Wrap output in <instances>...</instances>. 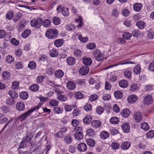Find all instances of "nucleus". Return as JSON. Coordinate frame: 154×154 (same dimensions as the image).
Here are the masks:
<instances>
[{
    "mask_svg": "<svg viewBox=\"0 0 154 154\" xmlns=\"http://www.w3.org/2000/svg\"><path fill=\"white\" fill-rule=\"evenodd\" d=\"M51 21L48 19L44 20L41 18H38L37 20H32L30 22V24L32 26L35 27L36 28H39L41 26V24L44 27H48L51 24Z\"/></svg>",
    "mask_w": 154,
    "mask_h": 154,
    "instance_id": "obj_1",
    "label": "nucleus"
},
{
    "mask_svg": "<svg viewBox=\"0 0 154 154\" xmlns=\"http://www.w3.org/2000/svg\"><path fill=\"white\" fill-rule=\"evenodd\" d=\"M58 31L55 29H50L46 32V36L49 39L55 38L57 35Z\"/></svg>",
    "mask_w": 154,
    "mask_h": 154,
    "instance_id": "obj_2",
    "label": "nucleus"
},
{
    "mask_svg": "<svg viewBox=\"0 0 154 154\" xmlns=\"http://www.w3.org/2000/svg\"><path fill=\"white\" fill-rule=\"evenodd\" d=\"M92 55L95 59L98 61H101L103 60V54L99 49H96L94 50L92 53Z\"/></svg>",
    "mask_w": 154,
    "mask_h": 154,
    "instance_id": "obj_3",
    "label": "nucleus"
},
{
    "mask_svg": "<svg viewBox=\"0 0 154 154\" xmlns=\"http://www.w3.org/2000/svg\"><path fill=\"white\" fill-rule=\"evenodd\" d=\"M142 114L139 112H134L133 118L137 122H140L142 120Z\"/></svg>",
    "mask_w": 154,
    "mask_h": 154,
    "instance_id": "obj_4",
    "label": "nucleus"
},
{
    "mask_svg": "<svg viewBox=\"0 0 154 154\" xmlns=\"http://www.w3.org/2000/svg\"><path fill=\"white\" fill-rule=\"evenodd\" d=\"M153 101L152 96L149 94L146 95L143 98L144 103L147 105L151 104Z\"/></svg>",
    "mask_w": 154,
    "mask_h": 154,
    "instance_id": "obj_5",
    "label": "nucleus"
},
{
    "mask_svg": "<svg viewBox=\"0 0 154 154\" xmlns=\"http://www.w3.org/2000/svg\"><path fill=\"white\" fill-rule=\"evenodd\" d=\"M89 69L87 66L81 67L79 70V73L82 75H85L89 72Z\"/></svg>",
    "mask_w": 154,
    "mask_h": 154,
    "instance_id": "obj_6",
    "label": "nucleus"
},
{
    "mask_svg": "<svg viewBox=\"0 0 154 154\" xmlns=\"http://www.w3.org/2000/svg\"><path fill=\"white\" fill-rule=\"evenodd\" d=\"M121 128L124 132L125 133H128L130 131V125L127 122L123 123L122 125Z\"/></svg>",
    "mask_w": 154,
    "mask_h": 154,
    "instance_id": "obj_7",
    "label": "nucleus"
},
{
    "mask_svg": "<svg viewBox=\"0 0 154 154\" xmlns=\"http://www.w3.org/2000/svg\"><path fill=\"white\" fill-rule=\"evenodd\" d=\"M87 149L86 145L83 143H80L78 145V149L81 152H84Z\"/></svg>",
    "mask_w": 154,
    "mask_h": 154,
    "instance_id": "obj_8",
    "label": "nucleus"
},
{
    "mask_svg": "<svg viewBox=\"0 0 154 154\" xmlns=\"http://www.w3.org/2000/svg\"><path fill=\"white\" fill-rule=\"evenodd\" d=\"M121 114L123 117L127 118L130 115V112L128 109H125L122 110Z\"/></svg>",
    "mask_w": 154,
    "mask_h": 154,
    "instance_id": "obj_9",
    "label": "nucleus"
},
{
    "mask_svg": "<svg viewBox=\"0 0 154 154\" xmlns=\"http://www.w3.org/2000/svg\"><path fill=\"white\" fill-rule=\"evenodd\" d=\"M119 86L122 88H127L128 85V81L125 79H123L120 80L119 82Z\"/></svg>",
    "mask_w": 154,
    "mask_h": 154,
    "instance_id": "obj_10",
    "label": "nucleus"
},
{
    "mask_svg": "<svg viewBox=\"0 0 154 154\" xmlns=\"http://www.w3.org/2000/svg\"><path fill=\"white\" fill-rule=\"evenodd\" d=\"M131 146V143L128 141L123 142L121 145V148L122 150H126L129 149Z\"/></svg>",
    "mask_w": 154,
    "mask_h": 154,
    "instance_id": "obj_11",
    "label": "nucleus"
},
{
    "mask_svg": "<svg viewBox=\"0 0 154 154\" xmlns=\"http://www.w3.org/2000/svg\"><path fill=\"white\" fill-rule=\"evenodd\" d=\"M143 5L140 3H136L133 5L134 10L136 12L140 11L142 8Z\"/></svg>",
    "mask_w": 154,
    "mask_h": 154,
    "instance_id": "obj_12",
    "label": "nucleus"
},
{
    "mask_svg": "<svg viewBox=\"0 0 154 154\" xmlns=\"http://www.w3.org/2000/svg\"><path fill=\"white\" fill-rule=\"evenodd\" d=\"M76 86V84L72 82L69 81L66 83L67 88L69 90H74Z\"/></svg>",
    "mask_w": 154,
    "mask_h": 154,
    "instance_id": "obj_13",
    "label": "nucleus"
},
{
    "mask_svg": "<svg viewBox=\"0 0 154 154\" xmlns=\"http://www.w3.org/2000/svg\"><path fill=\"white\" fill-rule=\"evenodd\" d=\"M137 97L134 95H132L128 97V102L130 103H134L137 100Z\"/></svg>",
    "mask_w": 154,
    "mask_h": 154,
    "instance_id": "obj_14",
    "label": "nucleus"
},
{
    "mask_svg": "<svg viewBox=\"0 0 154 154\" xmlns=\"http://www.w3.org/2000/svg\"><path fill=\"white\" fill-rule=\"evenodd\" d=\"M31 114V112L28 110L26 113L21 115L19 117V119L20 121L22 122L24 119H25L27 116H30Z\"/></svg>",
    "mask_w": 154,
    "mask_h": 154,
    "instance_id": "obj_15",
    "label": "nucleus"
},
{
    "mask_svg": "<svg viewBox=\"0 0 154 154\" xmlns=\"http://www.w3.org/2000/svg\"><path fill=\"white\" fill-rule=\"evenodd\" d=\"M91 125L94 128H97L100 127L101 125V122L99 120H94L91 123Z\"/></svg>",
    "mask_w": 154,
    "mask_h": 154,
    "instance_id": "obj_16",
    "label": "nucleus"
},
{
    "mask_svg": "<svg viewBox=\"0 0 154 154\" xmlns=\"http://www.w3.org/2000/svg\"><path fill=\"white\" fill-rule=\"evenodd\" d=\"M66 62L69 65H73L75 62V59L72 57H69L67 58Z\"/></svg>",
    "mask_w": 154,
    "mask_h": 154,
    "instance_id": "obj_17",
    "label": "nucleus"
},
{
    "mask_svg": "<svg viewBox=\"0 0 154 154\" xmlns=\"http://www.w3.org/2000/svg\"><path fill=\"white\" fill-rule=\"evenodd\" d=\"M16 109L19 111H23L25 109V105L22 102H18L16 105Z\"/></svg>",
    "mask_w": 154,
    "mask_h": 154,
    "instance_id": "obj_18",
    "label": "nucleus"
},
{
    "mask_svg": "<svg viewBox=\"0 0 154 154\" xmlns=\"http://www.w3.org/2000/svg\"><path fill=\"white\" fill-rule=\"evenodd\" d=\"M83 62L85 65L88 66L91 64L92 63V60L90 58H85L83 60Z\"/></svg>",
    "mask_w": 154,
    "mask_h": 154,
    "instance_id": "obj_19",
    "label": "nucleus"
},
{
    "mask_svg": "<svg viewBox=\"0 0 154 154\" xmlns=\"http://www.w3.org/2000/svg\"><path fill=\"white\" fill-rule=\"evenodd\" d=\"M63 72L61 70L59 69L55 72V76L57 78H60L63 76Z\"/></svg>",
    "mask_w": 154,
    "mask_h": 154,
    "instance_id": "obj_20",
    "label": "nucleus"
},
{
    "mask_svg": "<svg viewBox=\"0 0 154 154\" xmlns=\"http://www.w3.org/2000/svg\"><path fill=\"white\" fill-rule=\"evenodd\" d=\"M136 25L139 29H143L144 28L146 25L144 22L140 21L136 23Z\"/></svg>",
    "mask_w": 154,
    "mask_h": 154,
    "instance_id": "obj_21",
    "label": "nucleus"
},
{
    "mask_svg": "<svg viewBox=\"0 0 154 154\" xmlns=\"http://www.w3.org/2000/svg\"><path fill=\"white\" fill-rule=\"evenodd\" d=\"M100 136L102 139H105L109 137V134L106 131H103L100 133Z\"/></svg>",
    "mask_w": 154,
    "mask_h": 154,
    "instance_id": "obj_22",
    "label": "nucleus"
},
{
    "mask_svg": "<svg viewBox=\"0 0 154 154\" xmlns=\"http://www.w3.org/2000/svg\"><path fill=\"white\" fill-rule=\"evenodd\" d=\"M2 75L4 80L9 79L11 77L10 73L7 71H4L2 73Z\"/></svg>",
    "mask_w": 154,
    "mask_h": 154,
    "instance_id": "obj_23",
    "label": "nucleus"
},
{
    "mask_svg": "<svg viewBox=\"0 0 154 154\" xmlns=\"http://www.w3.org/2000/svg\"><path fill=\"white\" fill-rule=\"evenodd\" d=\"M124 75L126 79H130L131 78L132 72L129 70H126L124 72Z\"/></svg>",
    "mask_w": 154,
    "mask_h": 154,
    "instance_id": "obj_24",
    "label": "nucleus"
},
{
    "mask_svg": "<svg viewBox=\"0 0 154 154\" xmlns=\"http://www.w3.org/2000/svg\"><path fill=\"white\" fill-rule=\"evenodd\" d=\"M92 120V118L90 115L87 116L83 119L84 123L86 124H88L90 123Z\"/></svg>",
    "mask_w": 154,
    "mask_h": 154,
    "instance_id": "obj_25",
    "label": "nucleus"
},
{
    "mask_svg": "<svg viewBox=\"0 0 154 154\" xmlns=\"http://www.w3.org/2000/svg\"><path fill=\"white\" fill-rule=\"evenodd\" d=\"M50 56L53 57H56L58 55V51L56 49H54L49 51Z\"/></svg>",
    "mask_w": 154,
    "mask_h": 154,
    "instance_id": "obj_26",
    "label": "nucleus"
},
{
    "mask_svg": "<svg viewBox=\"0 0 154 154\" xmlns=\"http://www.w3.org/2000/svg\"><path fill=\"white\" fill-rule=\"evenodd\" d=\"M19 96L22 99L26 100L28 97V93L25 91H23L20 93Z\"/></svg>",
    "mask_w": 154,
    "mask_h": 154,
    "instance_id": "obj_27",
    "label": "nucleus"
},
{
    "mask_svg": "<svg viewBox=\"0 0 154 154\" xmlns=\"http://www.w3.org/2000/svg\"><path fill=\"white\" fill-rule=\"evenodd\" d=\"M114 95L117 99L121 98L122 97V92L119 91H116L114 92Z\"/></svg>",
    "mask_w": 154,
    "mask_h": 154,
    "instance_id": "obj_28",
    "label": "nucleus"
},
{
    "mask_svg": "<svg viewBox=\"0 0 154 154\" xmlns=\"http://www.w3.org/2000/svg\"><path fill=\"white\" fill-rule=\"evenodd\" d=\"M86 142L88 146L91 147L94 146L95 144L94 140L92 139H87Z\"/></svg>",
    "mask_w": 154,
    "mask_h": 154,
    "instance_id": "obj_29",
    "label": "nucleus"
},
{
    "mask_svg": "<svg viewBox=\"0 0 154 154\" xmlns=\"http://www.w3.org/2000/svg\"><path fill=\"white\" fill-rule=\"evenodd\" d=\"M39 88V86L36 84H34L30 85L29 87V89L33 91H38Z\"/></svg>",
    "mask_w": 154,
    "mask_h": 154,
    "instance_id": "obj_30",
    "label": "nucleus"
},
{
    "mask_svg": "<svg viewBox=\"0 0 154 154\" xmlns=\"http://www.w3.org/2000/svg\"><path fill=\"white\" fill-rule=\"evenodd\" d=\"M110 122L113 124H117L119 122V119L118 118L114 116L112 117L110 119Z\"/></svg>",
    "mask_w": 154,
    "mask_h": 154,
    "instance_id": "obj_31",
    "label": "nucleus"
},
{
    "mask_svg": "<svg viewBox=\"0 0 154 154\" xmlns=\"http://www.w3.org/2000/svg\"><path fill=\"white\" fill-rule=\"evenodd\" d=\"M8 94L13 98H15L18 97V94L16 92L12 90L9 91Z\"/></svg>",
    "mask_w": 154,
    "mask_h": 154,
    "instance_id": "obj_32",
    "label": "nucleus"
},
{
    "mask_svg": "<svg viewBox=\"0 0 154 154\" xmlns=\"http://www.w3.org/2000/svg\"><path fill=\"white\" fill-rule=\"evenodd\" d=\"M119 11L116 8L113 9L111 12V14L113 17H117L119 15Z\"/></svg>",
    "mask_w": 154,
    "mask_h": 154,
    "instance_id": "obj_33",
    "label": "nucleus"
},
{
    "mask_svg": "<svg viewBox=\"0 0 154 154\" xmlns=\"http://www.w3.org/2000/svg\"><path fill=\"white\" fill-rule=\"evenodd\" d=\"M32 137L31 134H27L26 137H23V141L25 142V143H28L30 142Z\"/></svg>",
    "mask_w": 154,
    "mask_h": 154,
    "instance_id": "obj_34",
    "label": "nucleus"
},
{
    "mask_svg": "<svg viewBox=\"0 0 154 154\" xmlns=\"http://www.w3.org/2000/svg\"><path fill=\"white\" fill-rule=\"evenodd\" d=\"M55 46L57 47L61 46L63 44V41L62 39L56 40L54 42Z\"/></svg>",
    "mask_w": 154,
    "mask_h": 154,
    "instance_id": "obj_35",
    "label": "nucleus"
},
{
    "mask_svg": "<svg viewBox=\"0 0 154 154\" xmlns=\"http://www.w3.org/2000/svg\"><path fill=\"white\" fill-rule=\"evenodd\" d=\"M135 63L133 62L132 61H124L122 62L121 63H119L117 64H114L113 65H112L110 66V67H112L114 66H116L117 65H124V64H134Z\"/></svg>",
    "mask_w": 154,
    "mask_h": 154,
    "instance_id": "obj_36",
    "label": "nucleus"
},
{
    "mask_svg": "<svg viewBox=\"0 0 154 154\" xmlns=\"http://www.w3.org/2000/svg\"><path fill=\"white\" fill-rule=\"evenodd\" d=\"M141 126L142 129L144 131L148 130L149 129V125L147 123L145 122L142 123Z\"/></svg>",
    "mask_w": 154,
    "mask_h": 154,
    "instance_id": "obj_37",
    "label": "nucleus"
},
{
    "mask_svg": "<svg viewBox=\"0 0 154 154\" xmlns=\"http://www.w3.org/2000/svg\"><path fill=\"white\" fill-rule=\"evenodd\" d=\"M28 66L30 69H34L36 67V63L33 61H30L28 65Z\"/></svg>",
    "mask_w": 154,
    "mask_h": 154,
    "instance_id": "obj_38",
    "label": "nucleus"
},
{
    "mask_svg": "<svg viewBox=\"0 0 154 154\" xmlns=\"http://www.w3.org/2000/svg\"><path fill=\"white\" fill-rule=\"evenodd\" d=\"M86 47L87 48L93 50L95 49L96 47V44L94 43H88Z\"/></svg>",
    "mask_w": 154,
    "mask_h": 154,
    "instance_id": "obj_39",
    "label": "nucleus"
},
{
    "mask_svg": "<svg viewBox=\"0 0 154 154\" xmlns=\"http://www.w3.org/2000/svg\"><path fill=\"white\" fill-rule=\"evenodd\" d=\"M63 109L59 107H55L53 108L54 112L57 114H61L62 112Z\"/></svg>",
    "mask_w": 154,
    "mask_h": 154,
    "instance_id": "obj_40",
    "label": "nucleus"
},
{
    "mask_svg": "<svg viewBox=\"0 0 154 154\" xmlns=\"http://www.w3.org/2000/svg\"><path fill=\"white\" fill-rule=\"evenodd\" d=\"M13 15V12L11 10L9 11L6 14V18L8 20L11 19L12 18Z\"/></svg>",
    "mask_w": 154,
    "mask_h": 154,
    "instance_id": "obj_41",
    "label": "nucleus"
},
{
    "mask_svg": "<svg viewBox=\"0 0 154 154\" xmlns=\"http://www.w3.org/2000/svg\"><path fill=\"white\" fill-rule=\"evenodd\" d=\"M30 32V29H27L23 32L22 36L23 38H26L29 35Z\"/></svg>",
    "mask_w": 154,
    "mask_h": 154,
    "instance_id": "obj_42",
    "label": "nucleus"
},
{
    "mask_svg": "<svg viewBox=\"0 0 154 154\" xmlns=\"http://www.w3.org/2000/svg\"><path fill=\"white\" fill-rule=\"evenodd\" d=\"M52 22L55 25H58L60 23V20L58 17H55L52 18Z\"/></svg>",
    "mask_w": 154,
    "mask_h": 154,
    "instance_id": "obj_43",
    "label": "nucleus"
},
{
    "mask_svg": "<svg viewBox=\"0 0 154 154\" xmlns=\"http://www.w3.org/2000/svg\"><path fill=\"white\" fill-rule=\"evenodd\" d=\"M73 107L74 108H75V107H76V106L75 105H65L64 106L65 109L67 111H71L73 108Z\"/></svg>",
    "mask_w": 154,
    "mask_h": 154,
    "instance_id": "obj_44",
    "label": "nucleus"
},
{
    "mask_svg": "<svg viewBox=\"0 0 154 154\" xmlns=\"http://www.w3.org/2000/svg\"><path fill=\"white\" fill-rule=\"evenodd\" d=\"M139 87L137 84L133 83L131 84L130 86V90L131 91H134L138 89Z\"/></svg>",
    "mask_w": 154,
    "mask_h": 154,
    "instance_id": "obj_45",
    "label": "nucleus"
},
{
    "mask_svg": "<svg viewBox=\"0 0 154 154\" xmlns=\"http://www.w3.org/2000/svg\"><path fill=\"white\" fill-rule=\"evenodd\" d=\"M1 110L4 113H6L10 112V109L6 106H4L0 108Z\"/></svg>",
    "mask_w": 154,
    "mask_h": 154,
    "instance_id": "obj_46",
    "label": "nucleus"
},
{
    "mask_svg": "<svg viewBox=\"0 0 154 154\" xmlns=\"http://www.w3.org/2000/svg\"><path fill=\"white\" fill-rule=\"evenodd\" d=\"M141 69L140 66L137 65L135 66L134 69V72L136 74H139L141 72Z\"/></svg>",
    "mask_w": 154,
    "mask_h": 154,
    "instance_id": "obj_47",
    "label": "nucleus"
},
{
    "mask_svg": "<svg viewBox=\"0 0 154 154\" xmlns=\"http://www.w3.org/2000/svg\"><path fill=\"white\" fill-rule=\"evenodd\" d=\"M14 61V59L12 56L9 55L6 57V61L8 63H11Z\"/></svg>",
    "mask_w": 154,
    "mask_h": 154,
    "instance_id": "obj_48",
    "label": "nucleus"
},
{
    "mask_svg": "<svg viewBox=\"0 0 154 154\" xmlns=\"http://www.w3.org/2000/svg\"><path fill=\"white\" fill-rule=\"evenodd\" d=\"M78 38L81 42L83 43L87 42L88 40V37H83L82 35H79Z\"/></svg>",
    "mask_w": 154,
    "mask_h": 154,
    "instance_id": "obj_49",
    "label": "nucleus"
},
{
    "mask_svg": "<svg viewBox=\"0 0 154 154\" xmlns=\"http://www.w3.org/2000/svg\"><path fill=\"white\" fill-rule=\"evenodd\" d=\"M146 137L150 139L154 137V130H151L146 134Z\"/></svg>",
    "mask_w": 154,
    "mask_h": 154,
    "instance_id": "obj_50",
    "label": "nucleus"
},
{
    "mask_svg": "<svg viewBox=\"0 0 154 154\" xmlns=\"http://www.w3.org/2000/svg\"><path fill=\"white\" fill-rule=\"evenodd\" d=\"M147 36L149 38L152 39L154 37V33L152 30H149L147 32Z\"/></svg>",
    "mask_w": 154,
    "mask_h": 154,
    "instance_id": "obj_51",
    "label": "nucleus"
},
{
    "mask_svg": "<svg viewBox=\"0 0 154 154\" xmlns=\"http://www.w3.org/2000/svg\"><path fill=\"white\" fill-rule=\"evenodd\" d=\"M87 135L89 136H91L94 134V131L93 129L89 128L86 131Z\"/></svg>",
    "mask_w": 154,
    "mask_h": 154,
    "instance_id": "obj_52",
    "label": "nucleus"
},
{
    "mask_svg": "<svg viewBox=\"0 0 154 154\" xmlns=\"http://www.w3.org/2000/svg\"><path fill=\"white\" fill-rule=\"evenodd\" d=\"M120 146L119 144L116 142H114L112 143L111 146L114 150H116L119 148Z\"/></svg>",
    "mask_w": 154,
    "mask_h": 154,
    "instance_id": "obj_53",
    "label": "nucleus"
},
{
    "mask_svg": "<svg viewBox=\"0 0 154 154\" xmlns=\"http://www.w3.org/2000/svg\"><path fill=\"white\" fill-rule=\"evenodd\" d=\"M6 104L8 105H14L15 104V100L9 98L6 100Z\"/></svg>",
    "mask_w": 154,
    "mask_h": 154,
    "instance_id": "obj_54",
    "label": "nucleus"
},
{
    "mask_svg": "<svg viewBox=\"0 0 154 154\" xmlns=\"http://www.w3.org/2000/svg\"><path fill=\"white\" fill-rule=\"evenodd\" d=\"M64 142L67 144L71 143L72 141L71 137L70 136H66L64 139Z\"/></svg>",
    "mask_w": 154,
    "mask_h": 154,
    "instance_id": "obj_55",
    "label": "nucleus"
},
{
    "mask_svg": "<svg viewBox=\"0 0 154 154\" xmlns=\"http://www.w3.org/2000/svg\"><path fill=\"white\" fill-rule=\"evenodd\" d=\"M104 110L103 108L100 106H98L96 108V112L98 114L100 115L103 112Z\"/></svg>",
    "mask_w": 154,
    "mask_h": 154,
    "instance_id": "obj_56",
    "label": "nucleus"
},
{
    "mask_svg": "<svg viewBox=\"0 0 154 154\" xmlns=\"http://www.w3.org/2000/svg\"><path fill=\"white\" fill-rule=\"evenodd\" d=\"M62 13L63 15L65 16H67L69 15V12L68 11V9L65 8L62 9Z\"/></svg>",
    "mask_w": 154,
    "mask_h": 154,
    "instance_id": "obj_57",
    "label": "nucleus"
},
{
    "mask_svg": "<svg viewBox=\"0 0 154 154\" xmlns=\"http://www.w3.org/2000/svg\"><path fill=\"white\" fill-rule=\"evenodd\" d=\"M57 99L58 100L61 101H65L67 100V98L66 96L63 95H60L57 97Z\"/></svg>",
    "mask_w": 154,
    "mask_h": 154,
    "instance_id": "obj_58",
    "label": "nucleus"
},
{
    "mask_svg": "<svg viewBox=\"0 0 154 154\" xmlns=\"http://www.w3.org/2000/svg\"><path fill=\"white\" fill-rule=\"evenodd\" d=\"M78 23H79L78 25V27H82L83 24V20L82 17L80 16L79 17L78 19Z\"/></svg>",
    "mask_w": 154,
    "mask_h": 154,
    "instance_id": "obj_59",
    "label": "nucleus"
},
{
    "mask_svg": "<svg viewBox=\"0 0 154 154\" xmlns=\"http://www.w3.org/2000/svg\"><path fill=\"white\" fill-rule=\"evenodd\" d=\"M75 29V26L73 24H70L66 26V29L68 31H72Z\"/></svg>",
    "mask_w": 154,
    "mask_h": 154,
    "instance_id": "obj_60",
    "label": "nucleus"
},
{
    "mask_svg": "<svg viewBox=\"0 0 154 154\" xmlns=\"http://www.w3.org/2000/svg\"><path fill=\"white\" fill-rule=\"evenodd\" d=\"M85 80L84 79H78V85L80 86H84L85 84Z\"/></svg>",
    "mask_w": 154,
    "mask_h": 154,
    "instance_id": "obj_61",
    "label": "nucleus"
},
{
    "mask_svg": "<svg viewBox=\"0 0 154 154\" xmlns=\"http://www.w3.org/2000/svg\"><path fill=\"white\" fill-rule=\"evenodd\" d=\"M58 102L57 100H51L49 103L50 106H56L57 105Z\"/></svg>",
    "mask_w": 154,
    "mask_h": 154,
    "instance_id": "obj_62",
    "label": "nucleus"
},
{
    "mask_svg": "<svg viewBox=\"0 0 154 154\" xmlns=\"http://www.w3.org/2000/svg\"><path fill=\"white\" fill-rule=\"evenodd\" d=\"M119 132L117 130L114 128H111L110 129V133L112 135H114L117 134Z\"/></svg>",
    "mask_w": 154,
    "mask_h": 154,
    "instance_id": "obj_63",
    "label": "nucleus"
},
{
    "mask_svg": "<svg viewBox=\"0 0 154 154\" xmlns=\"http://www.w3.org/2000/svg\"><path fill=\"white\" fill-rule=\"evenodd\" d=\"M123 36L124 38L128 40L131 37V35L129 33L125 32L123 34Z\"/></svg>",
    "mask_w": 154,
    "mask_h": 154,
    "instance_id": "obj_64",
    "label": "nucleus"
}]
</instances>
